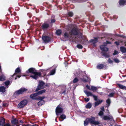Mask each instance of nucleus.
<instances>
[{
	"mask_svg": "<svg viewBox=\"0 0 126 126\" xmlns=\"http://www.w3.org/2000/svg\"><path fill=\"white\" fill-rule=\"evenodd\" d=\"M26 72L27 73H31L32 75H31L30 77L35 79H37L38 77L41 75L40 73L36 72L35 70L32 68H30Z\"/></svg>",
	"mask_w": 126,
	"mask_h": 126,
	"instance_id": "f257e3e1",
	"label": "nucleus"
},
{
	"mask_svg": "<svg viewBox=\"0 0 126 126\" xmlns=\"http://www.w3.org/2000/svg\"><path fill=\"white\" fill-rule=\"evenodd\" d=\"M95 119V117H92L89 118L87 119V120H88V122L90 123L91 124H93L95 125L99 124V122L94 121Z\"/></svg>",
	"mask_w": 126,
	"mask_h": 126,
	"instance_id": "f03ea898",
	"label": "nucleus"
},
{
	"mask_svg": "<svg viewBox=\"0 0 126 126\" xmlns=\"http://www.w3.org/2000/svg\"><path fill=\"white\" fill-rule=\"evenodd\" d=\"M106 43H104V44L103 45H102L100 46V48L101 50L103 51H108V49L105 46H106L107 44H110L111 43L110 42H109L108 41H106Z\"/></svg>",
	"mask_w": 126,
	"mask_h": 126,
	"instance_id": "7ed1b4c3",
	"label": "nucleus"
},
{
	"mask_svg": "<svg viewBox=\"0 0 126 126\" xmlns=\"http://www.w3.org/2000/svg\"><path fill=\"white\" fill-rule=\"evenodd\" d=\"M27 90V89L24 88H21L16 91L14 94V95H17L22 94Z\"/></svg>",
	"mask_w": 126,
	"mask_h": 126,
	"instance_id": "20e7f679",
	"label": "nucleus"
},
{
	"mask_svg": "<svg viewBox=\"0 0 126 126\" xmlns=\"http://www.w3.org/2000/svg\"><path fill=\"white\" fill-rule=\"evenodd\" d=\"M27 103V100H25L21 101L18 105V107L19 108H21L24 107Z\"/></svg>",
	"mask_w": 126,
	"mask_h": 126,
	"instance_id": "39448f33",
	"label": "nucleus"
},
{
	"mask_svg": "<svg viewBox=\"0 0 126 126\" xmlns=\"http://www.w3.org/2000/svg\"><path fill=\"white\" fill-rule=\"evenodd\" d=\"M63 111V109L60 105H58L56 107L55 110V112L56 115H58L59 113L62 112Z\"/></svg>",
	"mask_w": 126,
	"mask_h": 126,
	"instance_id": "423d86ee",
	"label": "nucleus"
},
{
	"mask_svg": "<svg viewBox=\"0 0 126 126\" xmlns=\"http://www.w3.org/2000/svg\"><path fill=\"white\" fill-rule=\"evenodd\" d=\"M44 98V97H38L37 100L39 99L40 100L38 103V106H41L45 103V101L43 100Z\"/></svg>",
	"mask_w": 126,
	"mask_h": 126,
	"instance_id": "0eeeda50",
	"label": "nucleus"
},
{
	"mask_svg": "<svg viewBox=\"0 0 126 126\" xmlns=\"http://www.w3.org/2000/svg\"><path fill=\"white\" fill-rule=\"evenodd\" d=\"M42 38L44 42L46 43L49 42L50 40V38L49 37L46 36L43 37Z\"/></svg>",
	"mask_w": 126,
	"mask_h": 126,
	"instance_id": "6e6552de",
	"label": "nucleus"
},
{
	"mask_svg": "<svg viewBox=\"0 0 126 126\" xmlns=\"http://www.w3.org/2000/svg\"><path fill=\"white\" fill-rule=\"evenodd\" d=\"M44 85L45 84L43 82L41 81L40 82L39 85L37 87V89L39 90L43 88L44 87Z\"/></svg>",
	"mask_w": 126,
	"mask_h": 126,
	"instance_id": "1a4fd4ad",
	"label": "nucleus"
},
{
	"mask_svg": "<svg viewBox=\"0 0 126 126\" xmlns=\"http://www.w3.org/2000/svg\"><path fill=\"white\" fill-rule=\"evenodd\" d=\"M70 34L71 35H77V34L78 33L77 31L76 28H74L72 29L71 31Z\"/></svg>",
	"mask_w": 126,
	"mask_h": 126,
	"instance_id": "9d476101",
	"label": "nucleus"
},
{
	"mask_svg": "<svg viewBox=\"0 0 126 126\" xmlns=\"http://www.w3.org/2000/svg\"><path fill=\"white\" fill-rule=\"evenodd\" d=\"M81 79L82 81L85 82H90L91 81L90 79L89 78V77L87 76H85L83 78H81Z\"/></svg>",
	"mask_w": 126,
	"mask_h": 126,
	"instance_id": "9b49d317",
	"label": "nucleus"
},
{
	"mask_svg": "<svg viewBox=\"0 0 126 126\" xmlns=\"http://www.w3.org/2000/svg\"><path fill=\"white\" fill-rule=\"evenodd\" d=\"M104 120H112L113 118L110 115L108 116H104L102 118Z\"/></svg>",
	"mask_w": 126,
	"mask_h": 126,
	"instance_id": "f8f14e48",
	"label": "nucleus"
},
{
	"mask_svg": "<svg viewBox=\"0 0 126 126\" xmlns=\"http://www.w3.org/2000/svg\"><path fill=\"white\" fill-rule=\"evenodd\" d=\"M37 95L38 94L36 93L31 94L30 95V97L32 99L37 100L38 98L36 97Z\"/></svg>",
	"mask_w": 126,
	"mask_h": 126,
	"instance_id": "ddd939ff",
	"label": "nucleus"
},
{
	"mask_svg": "<svg viewBox=\"0 0 126 126\" xmlns=\"http://www.w3.org/2000/svg\"><path fill=\"white\" fill-rule=\"evenodd\" d=\"M5 123V119L3 118H0V125L2 126H4Z\"/></svg>",
	"mask_w": 126,
	"mask_h": 126,
	"instance_id": "4468645a",
	"label": "nucleus"
},
{
	"mask_svg": "<svg viewBox=\"0 0 126 126\" xmlns=\"http://www.w3.org/2000/svg\"><path fill=\"white\" fill-rule=\"evenodd\" d=\"M66 116L64 114H62L61 115L59 118V120L60 121H63L64 119L66 118Z\"/></svg>",
	"mask_w": 126,
	"mask_h": 126,
	"instance_id": "2eb2a0df",
	"label": "nucleus"
},
{
	"mask_svg": "<svg viewBox=\"0 0 126 126\" xmlns=\"http://www.w3.org/2000/svg\"><path fill=\"white\" fill-rule=\"evenodd\" d=\"M11 123L13 125H16L18 123L17 120L16 119H14L11 121Z\"/></svg>",
	"mask_w": 126,
	"mask_h": 126,
	"instance_id": "dca6fc26",
	"label": "nucleus"
},
{
	"mask_svg": "<svg viewBox=\"0 0 126 126\" xmlns=\"http://www.w3.org/2000/svg\"><path fill=\"white\" fill-rule=\"evenodd\" d=\"M49 27V24L46 23H44L42 26V28L44 30L47 29Z\"/></svg>",
	"mask_w": 126,
	"mask_h": 126,
	"instance_id": "f3484780",
	"label": "nucleus"
},
{
	"mask_svg": "<svg viewBox=\"0 0 126 126\" xmlns=\"http://www.w3.org/2000/svg\"><path fill=\"white\" fill-rule=\"evenodd\" d=\"M100 87H96L93 86H91V90L94 92L97 90V89Z\"/></svg>",
	"mask_w": 126,
	"mask_h": 126,
	"instance_id": "a211bd4d",
	"label": "nucleus"
},
{
	"mask_svg": "<svg viewBox=\"0 0 126 126\" xmlns=\"http://www.w3.org/2000/svg\"><path fill=\"white\" fill-rule=\"evenodd\" d=\"M84 92L86 94L87 96H93V94L92 93L89 92H88L86 90L84 91Z\"/></svg>",
	"mask_w": 126,
	"mask_h": 126,
	"instance_id": "6ab92c4d",
	"label": "nucleus"
},
{
	"mask_svg": "<svg viewBox=\"0 0 126 126\" xmlns=\"http://www.w3.org/2000/svg\"><path fill=\"white\" fill-rule=\"evenodd\" d=\"M21 70L20 68L18 67L17 68H16L15 71V73H14L13 75L12 76V77H13L16 74L20 72Z\"/></svg>",
	"mask_w": 126,
	"mask_h": 126,
	"instance_id": "aec40b11",
	"label": "nucleus"
},
{
	"mask_svg": "<svg viewBox=\"0 0 126 126\" xmlns=\"http://www.w3.org/2000/svg\"><path fill=\"white\" fill-rule=\"evenodd\" d=\"M121 51L123 53L126 52V48L124 47H121L120 48Z\"/></svg>",
	"mask_w": 126,
	"mask_h": 126,
	"instance_id": "412c9836",
	"label": "nucleus"
},
{
	"mask_svg": "<svg viewBox=\"0 0 126 126\" xmlns=\"http://www.w3.org/2000/svg\"><path fill=\"white\" fill-rule=\"evenodd\" d=\"M103 101L102 100H98L95 102V107H96V106L98 105H99L102 103Z\"/></svg>",
	"mask_w": 126,
	"mask_h": 126,
	"instance_id": "4be33fe9",
	"label": "nucleus"
},
{
	"mask_svg": "<svg viewBox=\"0 0 126 126\" xmlns=\"http://www.w3.org/2000/svg\"><path fill=\"white\" fill-rule=\"evenodd\" d=\"M5 88L4 86L0 87V92H4L5 91Z\"/></svg>",
	"mask_w": 126,
	"mask_h": 126,
	"instance_id": "5701e85b",
	"label": "nucleus"
},
{
	"mask_svg": "<svg viewBox=\"0 0 126 126\" xmlns=\"http://www.w3.org/2000/svg\"><path fill=\"white\" fill-rule=\"evenodd\" d=\"M97 41V39L96 38H95L94 39H92L90 40V42L93 43V44L96 43Z\"/></svg>",
	"mask_w": 126,
	"mask_h": 126,
	"instance_id": "b1692460",
	"label": "nucleus"
},
{
	"mask_svg": "<svg viewBox=\"0 0 126 126\" xmlns=\"http://www.w3.org/2000/svg\"><path fill=\"white\" fill-rule=\"evenodd\" d=\"M104 67L103 65L102 64H99L97 65V68L98 69H102Z\"/></svg>",
	"mask_w": 126,
	"mask_h": 126,
	"instance_id": "393cba45",
	"label": "nucleus"
},
{
	"mask_svg": "<svg viewBox=\"0 0 126 126\" xmlns=\"http://www.w3.org/2000/svg\"><path fill=\"white\" fill-rule=\"evenodd\" d=\"M64 38L65 39L64 41H66L67 39L69 37L68 34L66 32H65L64 34Z\"/></svg>",
	"mask_w": 126,
	"mask_h": 126,
	"instance_id": "a878e982",
	"label": "nucleus"
},
{
	"mask_svg": "<svg viewBox=\"0 0 126 126\" xmlns=\"http://www.w3.org/2000/svg\"><path fill=\"white\" fill-rule=\"evenodd\" d=\"M5 79V77L3 75L0 76V81H3Z\"/></svg>",
	"mask_w": 126,
	"mask_h": 126,
	"instance_id": "bb28decb",
	"label": "nucleus"
},
{
	"mask_svg": "<svg viewBox=\"0 0 126 126\" xmlns=\"http://www.w3.org/2000/svg\"><path fill=\"white\" fill-rule=\"evenodd\" d=\"M46 91L45 90H43L39 91L38 93H37L38 94V95L42 94L45 93Z\"/></svg>",
	"mask_w": 126,
	"mask_h": 126,
	"instance_id": "cd10ccee",
	"label": "nucleus"
},
{
	"mask_svg": "<svg viewBox=\"0 0 126 126\" xmlns=\"http://www.w3.org/2000/svg\"><path fill=\"white\" fill-rule=\"evenodd\" d=\"M118 86L119 88L121 89H126V87L123 85L120 84H118Z\"/></svg>",
	"mask_w": 126,
	"mask_h": 126,
	"instance_id": "c85d7f7f",
	"label": "nucleus"
},
{
	"mask_svg": "<svg viewBox=\"0 0 126 126\" xmlns=\"http://www.w3.org/2000/svg\"><path fill=\"white\" fill-rule=\"evenodd\" d=\"M125 3V2L124 0H120L119 2V4L120 5H124Z\"/></svg>",
	"mask_w": 126,
	"mask_h": 126,
	"instance_id": "c756f323",
	"label": "nucleus"
},
{
	"mask_svg": "<svg viewBox=\"0 0 126 126\" xmlns=\"http://www.w3.org/2000/svg\"><path fill=\"white\" fill-rule=\"evenodd\" d=\"M56 71L55 69H54L51 70L50 72V74L49 75H53L55 73Z\"/></svg>",
	"mask_w": 126,
	"mask_h": 126,
	"instance_id": "7c9ffc66",
	"label": "nucleus"
},
{
	"mask_svg": "<svg viewBox=\"0 0 126 126\" xmlns=\"http://www.w3.org/2000/svg\"><path fill=\"white\" fill-rule=\"evenodd\" d=\"M91 107V104L90 103H88L86 106V107L87 108L90 109Z\"/></svg>",
	"mask_w": 126,
	"mask_h": 126,
	"instance_id": "2f4dec72",
	"label": "nucleus"
},
{
	"mask_svg": "<svg viewBox=\"0 0 126 126\" xmlns=\"http://www.w3.org/2000/svg\"><path fill=\"white\" fill-rule=\"evenodd\" d=\"M62 33V31L60 30H58L56 31V33L58 35H60Z\"/></svg>",
	"mask_w": 126,
	"mask_h": 126,
	"instance_id": "473e14b6",
	"label": "nucleus"
},
{
	"mask_svg": "<svg viewBox=\"0 0 126 126\" xmlns=\"http://www.w3.org/2000/svg\"><path fill=\"white\" fill-rule=\"evenodd\" d=\"M113 60L114 62L116 63H118L120 62L119 60L117 58H114Z\"/></svg>",
	"mask_w": 126,
	"mask_h": 126,
	"instance_id": "72a5a7b5",
	"label": "nucleus"
},
{
	"mask_svg": "<svg viewBox=\"0 0 126 126\" xmlns=\"http://www.w3.org/2000/svg\"><path fill=\"white\" fill-rule=\"evenodd\" d=\"M89 123L88 122V120H87V119H86L85 121L84 122V125L85 126H86L87 125L88 123Z\"/></svg>",
	"mask_w": 126,
	"mask_h": 126,
	"instance_id": "f704fd0d",
	"label": "nucleus"
},
{
	"mask_svg": "<svg viewBox=\"0 0 126 126\" xmlns=\"http://www.w3.org/2000/svg\"><path fill=\"white\" fill-rule=\"evenodd\" d=\"M10 83V81H7L5 82V85L6 86H7L9 85Z\"/></svg>",
	"mask_w": 126,
	"mask_h": 126,
	"instance_id": "c9c22d12",
	"label": "nucleus"
},
{
	"mask_svg": "<svg viewBox=\"0 0 126 126\" xmlns=\"http://www.w3.org/2000/svg\"><path fill=\"white\" fill-rule=\"evenodd\" d=\"M68 15L70 16H73V14L72 12H68Z\"/></svg>",
	"mask_w": 126,
	"mask_h": 126,
	"instance_id": "e433bc0d",
	"label": "nucleus"
},
{
	"mask_svg": "<svg viewBox=\"0 0 126 126\" xmlns=\"http://www.w3.org/2000/svg\"><path fill=\"white\" fill-rule=\"evenodd\" d=\"M106 102L108 104V107L110 105V100L109 99L107 100Z\"/></svg>",
	"mask_w": 126,
	"mask_h": 126,
	"instance_id": "4c0bfd02",
	"label": "nucleus"
},
{
	"mask_svg": "<svg viewBox=\"0 0 126 126\" xmlns=\"http://www.w3.org/2000/svg\"><path fill=\"white\" fill-rule=\"evenodd\" d=\"M78 81V79L76 78H75L74 79L73 82L74 83H75L77 82Z\"/></svg>",
	"mask_w": 126,
	"mask_h": 126,
	"instance_id": "58836bf2",
	"label": "nucleus"
},
{
	"mask_svg": "<svg viewBox=\"0 0 126 126\" xmlns=\"http://www.w3.org/2000/svg\"><path fill=\"white\" fill-rule=\"evenodd\" d=\"M119 53L118 51L116 50H115L114 51V52L113 54V55H115L117 54H118Z\"/></svg>",
	"mask_w": 126,
	"mask_h": 126,
	"instance_id": "ea45409f",
	"label": "nucleus"
},
{
	"mask_svg": "<svg viewBox=\"0 0 126 126\" xmlns=\"http://www.w3.org/2000/svg\"><path fill=\"white\" fill-rule=\"evenodd\" d=\"M77 47L79 48H81L82 47V46L81 45L79 44L77 45Z\"/></svg>",
	"mask_w": 126,
	"mask_h": 126,
	"instance_id": "a19ab883",
	"label": "nucleus"
},
{
	"mask_svg": "<svg viewBox=\"0 0 126 126\" xmlns=\"http://www.w3.org/2000/svg\"><path fill=\"white\" fill-rule=\"evenodd\" d=\"M103 114V112L102 111H100L99 113V115L100 116H102Z\"/></svg>",
	"mask_w": 126,
	"mask_h": 126,
	"instance_id": "79ce46f5",
	"label": "nucleus"
},
{
	"mask_svg": "<svg viewBox=\"0 0 126 126\" xmlns=\"http://www.w3.org/2000/svg\"><path fill=\"white\" fill-rule=\"evenodd\" d=\"M103 55L105 56V57H109L110 56L109 54H106L105 53H103Z\"/></svg>",
	"mask_w": 126,
	"mask_h": 126,
	"instance_id": "37998d69",
	"label": "nucleus"
},
{
	"mask_svg": "<svg viewBox=\"0 0 126 126\" xmlns=\"http://www.w3.org/2000/svg\"><path fill=\"white\" fill-rule=\"evenodd\" d=\"M89 100V98H85L84 99V100L86 102H88Z\"/></svg>",
	"mask_w": 126,
	"mask_h": 126,
	"instance_id": "c03bdc74",
	"label": "nucleus"
},
{
	"mask_svg": "<svg viewBox=\"0 0 126 126\" xmlns=\"http://www.w3.org/2000/svg\"><path fill=\"white\" fill-rule=\"evenodd\" d=\"M114 94V93H111L110 94H109L108 95L109 97H112L113 96Z\"/></svg>",
	"mask_w": 126,
	"mask_h": 126,
	"instance_id": "a18cd8bd",
	"label": "nucleus"
},
{
	"mask_svg": "<svg viewBox=\"0 0 126 126\" xmlns=\"http://www.w3.org/2000/svg\"><path fill=\"white\" fill-rule=\"evenodd\" d=\"M92 96H93V97L94 98L95 100V101H96L97 99V96H95L94 95H93Z\"/></svg>",
	"mask_w": 126,
	"mask_h": 126,
	"instance_id": "49530a36",
	"label": "nucleus"
},
{
	"mask_svg": "<svg viewBox=\"0 0 126 126\" xmlns=\"http://www.w3.org/2000/svg\"><path fill=\"white\" fill-rule=\"evenodd\" d=\"M108 62L109 63H113V61L111 60L110 59H109L108 60Z\"/></svg>",
	"mask_w": 126,
	"mask_h": 126,
	"instance_id": "de8ad7c7",
	"label": "nucleus"
},
{
	"mask_svg": "<svg viewBox=\"0 0 126 126\" xmlns=\"http://www.w3.org/2000/svg\"><path fill=\"white\" fill-rule=\"evenodd\" d=\"M3 126H11L9 123H7L5 124H4Z\"/></svg>",
	"mask_w": 126,
	"mask_h": 126,
	"instance_id": "09e8293b",
	"label": "nucleus"
},
{
	"mask_svg": "<svg viewBox=\"0 0 126 126\" xmlns=\"http://www.w3.org/2000/svg\"><path fill=\"white\" fill-rule=\"evenodd\" d=\"M86 87L88 89L91 90V87L90 86H89L88 85H87L86 86Z\"/></svg>",
	"mask_w": 126,
	"mask_h": 126,
	"instance_id": "8fccbe9b",
	"label": "nucleus"
},
{
	"mask_svg": "<svg viewBox=\"0 0 126 126\" xmlns=\"http://www.w3.org/2000/svg\"><path fill=\"white\" fill-rule=\"evenodd\" d=\"M55 21V20L54 19H53L51 20V23H53Z\"/></svg>",
	"mask_w": 126,
	"mask_h": 126,
	"instance_id": "3c124183",
	"label": "nucleus"
},
{
	"mask_svg": "<svg viewBox=\"0 0 126 126\" xmlns=\"http://www.w3.org/2000/svg\"><path fill=\"white\" fill-rule=\"evenodd\" d=\"M117 36H120V37H123V38H124L125 37L123 35H119V34Z\"/></svg>",
	"mask_w": 126,
	"mask_h": 126,
	"instance_id": "603ef678",
	"label": "nucleus"
},
{
	"mask_svg": "<svg viewBox=\"0 0 126 126\" xmlns=\"http://www.w3.org/2000/svg\"><path fill=\"white\" fill-rule=\"evenodd\" d=\"M115 43L117 45H119V43L117 42H115Z\"/></svg>",
	"mask_w": 126,
	"mask_h": 126,
	"instance_id": "864d4df0",
	"label": "nucleus"
},
{
	"mask_svg": "<svg viewBox=\"0 0 126 126\" xmlns=\"http://www.w3.org/2000/svg\"><path fill=\"white\" fill-rule=\"evenodd\" d=\"M101 110H102L101 111H104V107L101 108Z\"/></svg>",
	"mask_w": 126,
	"mask_h": 126,
	"instance_id": "5fc2aeb1",
	"label": "nucleus"
},
{
	"mask_svg": "<svg viewBox=\"0 0 126 126\" xmlns=\"http://www.w3.org/2000/svg\"><path fill=\"white\" fill-rule=\"evenodd\" d=\"M22 126H31L29 125H23Z\"/></svg>",
	"mask_w": 126,
	"mask_h": 126,
	"instance_id": "6e6d98bb",
	"label": "nucleus"
},
{
	"mask_svg": "<svg viewBox=\"0 0 126 126\" xmlns=\"http://www.w3.org/2000/svg\"><path fill=\"white\" fill-rule=\"evenodd\" d=\"M6 105V104L5 103H3V106H5Z\"/></svg>",
	"mask_w": 126,
	"mask_h": 126,
	"instance_id": "4d7b16f0",
	"label": "nucleus"
},
{
	"mask_svg": "<svg viewBox=\"0 0 126 126\" xmlns=\"http://www.w3.org/2000/svg\"><path fill=\"white\" fill-rule=\"evenodd\" d=\"M65 91H63V92H62V94H65Z\"/></svg>",
	"mask_w": 126,
	"mask_h": 126,
	"instance_id": "13d9d810",
	"label": "nucleus"
},
{
	"mask_svg": "<svg viewBox=\"0 0 126 126\" xmlns=\"http://www.w3.org/2000/svg\"><path fill=\"white\" fill-rule=\"evenodd\" d=\"M49 84H47L46 85V86H47L48 87H49Z\"/></svg>",
	"mask_w": 126,
	"mask_h": 126,
	"instance_id": "bf43d9fd",
	"label": "nucleus"
},
{
	"mask_svg": "<svg viewBox=\"0 0 126 126\" xmlns=\"http://www.w3.org/2000/svg\"><path fill=\"white\" fill-rule=\"evenodd\" d=\"M17 77H18V78H19L20 77V76H17Z\"/></svg>",
	"mask_w": 126,
	"mask_h": 126,
	"instance_id": "052dcab7",
	"label": "nucleus"
},
{
	"mask_svg": "<svg viewBox=\"0 0 126 126\" xmlns=\"http://www.w3.org/2000/svg\"><path fill=\"white\" fill-rule=\"evenodd\" d=\"M32 126H38L36 125H33Z\"/></svg>",
	"mask_w": 126,
	"mask_h": 126,
	"instance_id": "680f3d73",
	"label": "nucleus"
},
{
	"mask_svg": "<svg viewBox=\"0 0 126 126\" xmlns=\"http://www.w3.org/2000/svg\"><path fill=\"white\" fill-rule=\"evenodd\" d=\"M15 80H16V78H15Z\"/></svg>",
	"mask_w": 126,
	"mask_h": 126,
	"instance_id": "e2e57ef3",
	"label": "nucleus"
},
{
	"mask_svg": "<svg viewBox=\"0 0 126 126\" xmlns=\"http://www.w3.org/2000/svg\"><path fill=\"white\" fill-rule=\"evenodd\" d=\"M19 121L20 122H21V121Z\"/></svg>",
	"mask_w": 126,
	"mask_h": 126,
	"instance_id": "0e129e2a",
	"label": "nucleus"
},
{
	"mask_svg": "<svg viewBox=\"0 0 126 126\" xmlns=\"http://www.w3.org/2000/svg\"><path fill=\"white\" fill-rule=\"evenodd\" d=\"M1 68V66H0V69Z\"/></svg>",
	"mask_w": 126,
	"mask_h": 126,
	"instance_id": "69168bd1",
	"label": "nucleus"
},
{
	"mask_svg": "<svg viewBox=\"0 0 126 126\" xmlns=\"http://www.w3.org/2000/svg\"><path fill=\"white\" fill-rule=\"evenodd\" d=\"M16 126H19V125H16Z\"/></svg>",
	"mask_w": 126,
	"mask_h": 126,
	"instance_id": "338daca9",
	"label": "nucleus"
}]
</instances>
